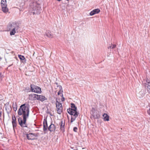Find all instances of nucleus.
<instances>
[{"mask_svg":"<svg viewBox=\"0 0 150 150\" xmlns=\"http://www.w3.org/2000/svg\"><path fill=\"white\" fill-rule=\"evenodd\" d=\"M141 93V91H140V92H139V93Z\"/></svg>","mask_w":150,"mask_h":150,"instance_id":"c9c22d12","label":"nucleus"},{"mask_svg":"<svg viewBox=\"0 0 150 150\" xmlns=\"http://www.w3.org/2000/svg\"><path fill=\"white\" fill-rule=\"evenodd\" d=\"M1 9L2 11L3 12L5 13H9L8 12V9L7 7V6H2Z\"/></svg>","mask_w":150,"mask_h":150,"instance_id":"dca6fc26","label":"nucleus"},{"mask_svg":"<svg viewBox=\"0 0 150 150\" xmlns=\"http://www.w3.org/2000/svg\"><path fill=\"white\" fill-rule=\"evenodd\" d=\"M65 122L64 121L63 122V120H61V122L59 123V125L60 126V130L62 132H64V126H65Z\"/></svg>","mask_w":150,"mask_h":150,"instance_id":"9b49d317","label":"nucleus"},{"mask_svg":"<svg viewBox=\"0 0 150 150\" xmlns=\"http://www.w3.org/2000/svg\"><path fill=\"white\" fill-rule=\"evenodd\" d=\"M55 84H56V85H57V86H59V85H58V83H57V82H55Z\"/></svg>","mask_w":150,"mask_h":150,"instance_id":"473e14b6","label":"nucleus"},{"mask_svg":"<svg viewBox=\"0 0 150 150\" xmlns=\"http://www.w3.org/2000/svg\"><path fill=\"white\" fill-rule=\"evenodd\" d=\"M30 87L32 92L38 93H40L41 92V88L38 86L33 84H31Z\"/></svg>","mask_w":150,"mask_h":150,"instance_id":"39448f33","label":"nucleus"},{"mask_svg":"<svg viewBox=\"0 0 150 150\" xmlns=\"http://www.w3.org/2000/svg\"><path fill=\"white\" fill-rule=\"evenodd\" d=\"M3 75L0 72V79L2 78L3 77Z\"/></svg>","mask_w":150,"mask_h":150,"instance_id":"7c9ffc66","label":"nucleus"},{"mask_svg":"<svg viewBox=\"0 0 150 150\" xmlns=\"http://www.w3.org/2000/svg\"><path fill=\"white\" fill-rule=\"evenodd\" d=\"M57 0L59 1H60L61 0Z\"/></svg>","mask_w":150,"mask_h":150,"instance_id":"f704fd0d","label":"nucleus"},{"mask_svg":"<svg viewBox=\"0 0 150 150\" xmlns=\"http://www.w3.org/2000/svg\"><path fill=\"white\" fill-rule=\"evenodd\" d=\"M29 96L31 98V100H38L43 102L47 100V98L45 96L42 95H38L36 94H33L30 95Z\"/></svg>","mask_w":150,"mask_h":150,"instance_id":"7ed1b4c3","label":"nucleus"},{"mask_svg":"<svg viewBox=\"0 0 150 150\" xmlns=\"http://www.w3.org/2000/svg\"><path fill=\"white\" fill-rule=\"evenodd\" d=\"M46 35L47 37L50 38H52L53 37L52 34L50 32H47L46 33Z\"/></svg>","mask_w":150,"mask_h":150,"instance_id":"393cba45","label":"nucleus"},{"mask_svg":"<svg viewBox=\"0 0 150 150\" xmlns=\"http://www.w3.org/2000/svg\"><path fill=\"white\" fill-rule=\"evenodd\" d=\"M18 57L21 60V61L22 63H26V60L23 56L21 55H18Z\"/></svg>","mask_w":150,"mask_h":150,"instance_id":"4468645a","label":"nucleus"},{"mask_svg":"<svg viewBox=\"0 0 150 150\" xmlns=\"http://www.w3.org/2000/svg\"><path fill=\"white\" fill-rule=\"evenodd\" d=\"M30 5L31 14H39L40 13L41 9L39 4L37 2H33L31 3Z\"/></svg>","mask_w":150,"mask_h":150,"instance_id":"f03ea898","label":"nucleus"},{"mask_svg":"<svg viewBox=\"0 0 150 150\" xmlns=\"http://www.w3.org/2000/svg\"><path fill=\"white\" fill-rule=\"evenodd\" d=\"M13 110L15 111H16L17 110V105L16 104V103H13Z\"/></svg>","mask_w":150,"mask_h":150,"instance_id":"b1692460","label":"nucleus"},{"mask_svg":"<svg viewBox=\"0 0 150 150\" xmlns=\"http://www.w3.org/2000/svg\"><path fill=\"white\" fill-rule=\"evenodd\" d=\"M61 100H62V101H63L64 100V97H63L62 99H61Z\"/></svg>","mask_w":150,"mask_h":150,"instance_id":"2f4dec72","label":"nucleus"},{"mask_svg":"<svg viewBox=\"0 0 150 150\" xmlns=\"http://www.w3.org/2000/svg\"><path fill=\"white\" fill-rule=\"evenodd\" d=\"M62 107L57 108V113L59 114H60L62 111Z\"/></svg>","mask_w":150,"mask_h":150,"instance_id":"412c9836","label":"nucleus"},{"mask_svg":"<svg viewBox=\"0 0 150 150\" xmlns=\"http://www.w3.org/2000/svg\"><path fill=\"white\" fill-rule=\"evenodd\" d=\"M104 117V120L105 121H108L109 120V117L108 115L106 113H104L103 115Z\"/></svg>","mask_w":150,"mask_h":150,"instance_id":"f3484780","label":"nucleus"},{"mask_svg":"<svg viewBox=\"0 0 150 150\" xmlns=\"http://www.w3.org/2000/svg\"><path fill=\"white\" fill-rule=\"evenodd\" d=\"M13 29L11 30V31L10 32V35H14L16 33L15 29Z\"/></svg>","mask_w":150,"mask_h":150,"instance_id":"a878e982","label":"nucleus"},{"mask_svg":"<svg viewBox=\"0 0 150 150\" xmlns=\"http://www.w3.org/2000/svg\"><path fill=\"white\" fill-rule=\"evenodd\" d=\"M71 109H72V110H73L74 111H75V113L76 112H77L76 111L77 110V108L76 106L73 103H71Z\"/></svg>","mask_w":150,"mask_h":150,"instance_id":"6ab92c4d","label":"nucleus"},{"mask_svg":"<svg viewBox=\"0 0 150 150\" xmlns=\"http://www.w3.org/2000/svg\"><path fill=\"white\" fill-rule=\"evenodd\" d=\"M149 94H150V93H149Z\"/></svg>","mask_w":150,"mask_h":150,"instance_id":"4c0bfd02","label":"nucleus"},{"mask_svg":"<svg viewBox=\"0 0 150 150\" xmlns=\"http://www.w3.org/2000/svg\"><path fill=\"white\" fill-rule=\"evenodd\" d=\"M12 124L13 129L14 130L15 128L16 127L17 125L16 122L12 123Z\"/></svg>","mask_w":150,"mask_h":150,"instance_id":"bb28decb","label":"nucleus"},{"mask_svg":"<svg viewBox=\"0 0 150 150\" xmlns=\"http://www.w3.org/2000/svg\"><path fill=\"white\" fill-rule=\"evenodd\" d=\"M145 86L147 87V90L149 94L150 93V81L149 80L146 81V82L145 83Z\"/></svg>","mask_w":150,"mask_h":150,"instance_id":"f8f14e48","label":"nucleus"},{"mask_svg":"<svg viewBox=\"0 0 150 150\" xmlns=\"http://www.w3.org/2000/svg\"><path fill=\"white\" fill-rule=\"evenodd\" d=\"M26 137L29 140H33L35 139V137L38 136V135L35 133H29L26 134Z\"/></svg>","mask_w":150,"mask_h":150,"instance_id":"0eeeda50","label":"nucleus"},{"mask_svg":"<svg viewBox=\"0 0 150 150\" xmlns=\"http://www.w3.org/2000/svg\"><path fill=\"white\" fill-rule=\"evenodd\" d=\"M100 12V10L98 8L93 10L90 13V16H93L95 14L98 13Z\"/></svg>","mask_w":150,"mask_h":150,"instance_id":"ddd939ff","label":"nucleus"},{"mask_svg":"<svg viewBox=\"0 0 150 150\" xmlns=\"http://www.w3.org/2000/svg\"><path fill=\"white\" fill-rule=\"evenodd\" d=\"M108 49H109L110 48H111V46H109V47H108Z\"/></svg>","mask_w":150,"mask_h":150,"instance_id":"72a5a7b5","label":"nucleus"},{"mask_svg":"<svg viewBox=\"0 0 150 150\" xmlns=\"http://www.w3.org/2000/svg\"><path fill=\"white\" fill-rule=\"evenodd\" d=\"M1 7L7 6L6 0H1Z\"/></svg>","mask_w":150,"mask_h":150,"instance_id":"aec40b11","label":"nucleus"},{"mask_svg":"<svg viewBox=\"0 0 150 150\" xmlns=\"http://www.w3.org/2000/svg\"><path fill=\"white\" fill-rule=\"evenodd\" d=\"M57 87H59V91L58 92V95H59L60 93L63 92L62 88L61 86H57Z\"/></svg>","mask_w":150,"mask_h":150,"instance_id":"4be33fe9","label":"nucleus"},{"mask_svg":"<svg viewBox=\"0 0 150 150\" xmlns=\"http://www.w3.org/2000/svg\"><path fill=\"white\" fill-rule=\"evenodd\" d=\"M78 130V128L76 127H74L73 128V131L75 132H77Z\"/></svg>","mask_w":150,"mask_h":150,"instance_id":"c85d7f7f","label":"nucleus"},{"mask_svg":"<svg viewBox=\"0 0 150 150\" xmlns=\"http://www.w3.org/2000/svg\"><path fill=\"white\" fill-rule=\"evenodd\" d=\"M47 129L50 132H54L55 130L56 127L55 125L52 122H51Z\"/></svg>","mask_w":150,"mask_h":150,"instance_id":"9d476101","label":"nucleus"},{"mask_svg":"<svg viewBox=\"0 0 150 150\" xmlns=\"http://www.w3.org/2000/svg\"><path fill=\"white\" fill-rule=\"evenodd\" d=\"M91 114L95 119H98L100 117L98 112L94 108H92Z\"/></svg>","mask_w":150,"mask_h":150,"instance_id":"423d86ee","label":"nucleus"},{"mask_svg":"<svg viewBox=\"0 0 150 150\" xmlns=\"http://www.w3.org/2000/svg\"><path fill=\"white\" fill-rule=\"evenodd\" d=\"M19 26V24L18 23H10L7 25V30L9 31L13 29H18Z\"/></svg>","mask_w":150,"mask_h":150,"instance_id":"20e7f679","label":"nucleus"},{"mask_svg":"<svg viewBox=\"0 0 150 150\" xmlns=\"http://www.w3.org/2000/svg\"><path fill=\"white\" fill-rule=\"evenodd\" d=\"M116 47V45L115 44H112L111 45V48L113 49L115 48Z\"/></svg>","mask_w":150,"mask_h":150,"instance_id":"c756f323","label":"nucleus"},{"mask_svg":"<svg viewBox=\"0 0 150 150\" xmlns=\"http://www.w3.org/2000/svg\"><path fill=\"white\" fill-rule=\"evenodd\" d=\"M43 130L44 131H46L47 129L48 125L47 121V118H45L44 120L43 124Z\"/></svg>","mask_w":150,"mask_h":150,"instance_id":"1a4fd4ad","label":"nucleus"},{"mask_svg":"<svg viewBox=\"0 0 150 150\" xmlns=\"http://www.w3.org/2000/svg\"><path fill=\"white\" fill-rule=\"evenodd\" d=\"M56 107L57 108H60V107H62V105L60 103L58 102L57 100L56 102Z\"/></svg>","mask_w":150,"mask_h":150,"instance_id":"5701e85b","label":"nucleus"},{"mask_svg":"<svg viewBox=\"0 0 150 150\" xmlns=\"http://www.w3.org/2000/svg\"><path fill=\"white\" fill-rule=\"evenodd\" d=\"M75 150H78L77 149H75Z\"/></svg>","mask_w":150,"mask_h":150,"instance_id":"e433bc0d","label":"nucleus"},{"mask_svg":"<svg viewBox=\"0 0 150 150\" xmlns=\"http://www.w3.org/2000/svg\"><path fill=\"white\" fill-rule=\"evenodd\" d=\"M16 122L15 116L14 117L13 116L12 117V123H13Z\"/></svg>","mask_w":150,"mask_h":150,"instance_id":"cd10ccee","label":"nucleus"},{"mask_svg":"<svg viewBox=\"0 0 150 150\" xmlns=\"http://www.w3.org/2000/svg\"><path fill=\"white\" fill-rule=\"evenodd\" d=\"M78 114L77 112H76L74 115L73 117L71 116V122H72L74 121L76 119V118L78 117Z\"/></svg>","mask_w":150,"mask_h":150,"instance_id":"2eb2a0df","label":"nucleus"},{"mask_svg":"<svg viewBox=\"0 0 150 150\" xmlns=\"http://www.w3.org/2000/svg\"><path fill=\"white\" fill-rule=\"evenodd\" d=\"M67 111L68 113L71 116H74V115L75 113V111H74L72 110V109H71L70 108H69L67 109Z\"/></svg>","mask_w":150,"mask_h":150,"instance_id":"a211bd4d","label":"nucleus"},{"mask_svg":"<svg viewBox=\"0 0 150 150\" xmlns=\"http://www.w3.org/2000/svg\"><path fill=\"white\" fill-rule=\"evenodd\" d=\"M30 105L28 104L24 103L21 105L18 111L19 115H23V119L20 117L18 121L21 127H28V125L26 123V119L29 116Z\"/></svg>","mask_w":150,"mask_h":150,"instance_id":"f257e3e1","label":"nucleus"},{"mask_svg":"<svg viewBox=\"0 0 150 150\" xmlns=\"http://www.w3.org/2000/svg\"><path fill=\"white\" fill-rule=\"evenodd\" d=\"M9 102H8L5 104L4 105L5 108V109L7 112L9 113L11 111V106L9 105Z\"/></svg>","mask_w":150,"mask_h":150,"instance_id":"6e6552de","label":"nucleus"}]
</instances>
